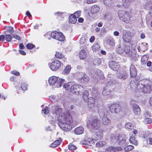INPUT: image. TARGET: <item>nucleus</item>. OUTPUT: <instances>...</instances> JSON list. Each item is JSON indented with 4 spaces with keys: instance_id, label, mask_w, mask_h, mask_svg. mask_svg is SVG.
<instances>
[{
    "instance_id": "f257e3e1",
    "label": "nucleus",
    "mask_w": 152,
    "mask_h": 152,
    "mask_svg": "<svg viewBox=\"0 0 152 152\" xmlns=\"http://www.w3.org/2000/svg\"><path fill=\"white\" fill-rule=\"evenodd\" d=\"M51 113L57 118L58 124L60 127L65 131L70 130L72 129L71 124L72 120L69 112H63V109L58 106L52 107Z\"/></svg>"
},
{
    "instance_id": "f03ea898",
    "label": "nucleus",
    "mask_w": 152,
    "mask_h": 152,
    "mask_svg": "<svg viewBox=\"0 0 152 152\" xmlns=\"http://www.w3.org/2000/svg\"><path fill=\"white\" fill-rule=\"evenodd\" d=\"M134 80H131L130 85L132 88L134 86H136L137 89L139 90L140 92L143 93L145 94L148 93L151 90V86L152 83L151 81L148 79H142L136 83Z\"/></svg>"
},
{
    "instance_id": "7ed1b4c3",
    "label": "nucleus",
    "mask_w": 152,
    "mask_h": 152,
    "mask_svg": "<svg viewBox=\"0 0 152 152\" xmlns=\"http://www.w3.org/2000/svg\"><path fill=\"white\" fill-rule=\"evenodd\" d=\"M65 80L63 79L58 78L56 76L50 77L48 79L49 84L51 86L55 85L56 87L60 88L63 84Z\"/></svg>"
},
{
    "instance_id": "20e7f679",
    "label": "nucleus",
    "mask_w": 152,
    "mask_h": 152,
    "mask_svg": "<svg viewBox=\"0 0 152 152\" xmlns=\"http://www.w3.org/2000/svg\"><path fill=\"white\" fill-rule=\"evenodd\" d=\"M111 139L112 142L120 140L119 142V144L122 147L124 148L126 145V140L123 139L122 137L120 135L118 134H112L111 136Z\"/></svg>"
},
{
    "instance_id": "39448f33",
    "label": "nucleus",
    "mask_w": 152,
    "mask_h": 152,
    "mask_svg": "<svg viewBox=\"0 0 152 152\" xmlns=\"http://www.w3.org/2000/svg\"><path fill=\"white\" fill-rule=\"evenodd\" d=\"M118 15L120 20L126 23L129 22L130 16L129 13L124 11L119 10Z\"/></svg>"
},
{
    "instance_id": "423d86ee",
    "label": "nucleus",
    "mask_w": 152,
    "mask_h": 152,
    "mask_svg": "<svg viewBox=\"0 0 152 152\" xmlns=\"http://www.w3.org/2000/svg\"><path fill=\"white\" fill-rule=\"evenodd\" d=\"M91 80L94 81L95 80L96 81L97 80L98 77L100 79H103L104 78V75L102 72L99 69H97L96 72H93V73H91L90 75Z\"/></svg>"
},
{
    "instance_id": "0eeeda50",
    "label": "nucleus",
    "mask_w": 152,
    "mask_h": 152,
    "mask_svg": "<svg viewBox=\"0 0 152 152\" xmlns=\"http://www.w3.org/2000/svg\"><path fill=\"white\" fill-rule=\"evenodd\" d=\"M62 63L57 60H53L51 63L49 64L50 69L53 71H56L60 67Z\"/></svg>"
},
{
    "instance_id": "6e6552de",
    "label": "nucleus",
    "mask_w": 152,
    "mask_h": 152,
    "mask_svg": "<svg viewBox=\"0 0 152 152\" xmlns=\"http://www.w3.org/2000/svg\"><path fill=\"white\" fill-rule=\"evenodd\" d=\"M121 107L119 104H114L110 105L109 110L111 113L117 114L119 113L121 110Z\"/></svg>"
},
{
    "instance_id": "1a4fd4ad",
    "label": "nucleus",
    "mask_w": 152,
    "mask_h": 152,
    "mask_svg": "<svg viewBox=\"0 0 152 152\" xmlns=\"http://www.w3.org/2000/svg\"><path fill=\"white\" fill-rule=\"evenodd\" d=\"M71 91L73 93L76 94H78L80 93V91L82 92L81 91H83V88L80 85L73 83Z\"/></svg>"
},
{
    "instance_id": "9d476101",
    "label": "nucleus",
    "mask_w": 152,
    "mask_h": 152,
    "mask_svg": "<svg viewBox=\"0 0 152 152\" xmlns=\"http://www.w3.org/2000/svg\"><path fill=\"white\" fill-rule=\"evenodd\" d=\"M101 126V125L99 120L96 118L93 119L89 125V127L91 129H98L100 128Z\"/></svg>"
},
{
    "instance_id": "9b49d317",
    "label": "nucleus",
    "mask_w": 152,
    "mask_h": 152,
    "mask_svg": "<svg viewBox=\"0 0 152 152\" xmlns=\"http://www.w3.org/2000/svg\"><path fill=\"white\" fill-rule=\"evenodd\" d=\"M123 34L122 36L123 40L125 42H130L131 40V37L130 34L128 31L126 30H123Z\"/></svg>"
},
{
    "instance_id": "f8f14e48",
    "label": "nucleus",
    "mask_w": 152,
    "mask_h": 152,
    "mask_svg": "<svg viewBox=\"0 0 152 152\" xmlns=\"http://www.w3.org/2000/svg\"><path fill=\"white\" fill-rule=\"evenodd\" d=\"M109 65L110 67L115 71H117L120 67L118 63L114 61H110L109 62Z\"/></svg>"
},
{
    "instance_id": "ddd939ff",
    "label": "nucleus",
    "mask_w": 152,
    "mask_h": 152,
    "mask_svg": "<svg viewBox=\"0 0 152 152\" xmlns=\"http://www.w3.org/2000/svg\"><path fill=\"white\" fill-rule=\"evenodd\" d=\"M122 150L121 147H115L113 146H109L105 149L106 152H116L117 151H120Z\"/></svg>"
},
{
    "instance_id": "4468645a",
    "label": "nucleus",
    "mask_w": 152,
    "mask_h": 152,
    "mask_svg": "<svg viewBox=\"0 0 152 152\" xmlns=\"http://www.w3.org/2000/svg\"><path fill=\"white\" fill-rule=\"evenodd\" d=\"M89 80V78L85 74H82V76L78 79V81L81 83H87Z\"/></svg>"
},
{
    "instance_id": "2eb2a0df",
    "label": "nucleus",
    "mask_w": 152,
    "mask_h": 152,
    "mask_svg": "<svg viewBox=\"0 0 152 152\" xmlns=\"http://www.w3.org/2000/svg\"><path fill=\"white\" fill-rule=\"evenodd\" d=\"M117 75L118 78L122 80L126 79L128 77V75L125 72L118 73Z\"/></svg>"
},
{
    "instance_id": "dca6fc26",
    "label": "nucleus",
    "mask_w": 152,
    "mask_h": 152,
    "mask_svg": "<svg viewBox=\"0 0 152 152\" xmlns=\"http://www.w3.org/2000/svg\"><path fill=\"white\" fill-rule=\"evenodd\" d=\"M132 110L133 113L136 115L140 114L141 111L140 108L136 104H133L132 105Z\"/></svg>"
},
{
    "instance_id": "f3484780",
    "label": "nucleus",
    "mask_w": 152,
    "mask_h": 152,
    "mask_svg": "<svg viewBox=\"0 0 152 152\" xmlns=\"http://www.w3.org/2000/svg\"><path fill=\"white\" fill-rule=\"evenodd\" d=\"M102 124L105 125H108L111 123V120L107 117L106 115H104L102 117Z\"/></svg>"
},
{
    "instance_id": "a211bd4d",
    "label": "nucleus",
    "mask_w": 152,
    "mask_h": 152,
    "mask_svg": "<svg viewBox=\"0 0 152 152\" xmlns=\"http://www.w3.org/2000/svg\"><path fill=\"white\" fill-rule=\"evenodd\" d=\"M88 107L89 108L92 109L95 105V101L92 97H90L88 100Z\"/></svg>"
},
{
    "instance_id": "6ab92c4d",
    "label": "nucleus",
    "mask_w": 152,
    "mask_h": 152,
    "mask_svg": "<svg viewBox=\"0 0 152 152\" xmlns=\"http://www.w3.org/2000/svg\"><path fill=\"white\" fill-rule=\"evenodd\" d=\"M130 76L132 77H135L137 75L136 69L134 65H131L130 67Z\"/></svg>"
},
{
    "instance_id": "aec40b11",
    "label": "nucleus",
    "mask_w": 152,
    "mask_h": 152,
    "mask_svg": "<svg viewBox=\"0 0 152 152\" xmlns=\"http://www.w3.org/2000/svg\"><path fill=\"white\" fill-rule=\"evenodd\" d=\"M111 91L110 89L108 87L106 86L104 88V89L102 92V94L104 96L110 97L111 96Z\"/></svg>"
},
{
    "instance_id": "412c9836",
    "label": "nucleus",
    "mask_w": 152,
    "mask_h": 152,
    "mask_svg": "<svg viewBox=\"0 0 152 152\" xmlns=\"http://www.w3.org/2000/svg\"><path fill=\"white\" fill-rule=\"evenodd\" d=\"M100 9L99 6L96 5H93L91 7V12L92 14H96L99 11Z\"/></svg>"
},
{
    "instance_id": "4be33fe9",
    "label": "nucleus",
    "mask_w": 152,
    "mask_h": 152,
    "mask_svg": "<svg viewBox=\"0 0 152 152\" xmlns=\"http://www.w3.org/2000/svg\"><path fill=\"white\" fill-rule=\"evenodd\" d=\"M137 48L139 51L141 50L144 52L147 49V43L145 42L142 43L138 47H137Z\"/></svg>"
},
{
    "instance_id": "5701e85b",
    "label": "nucleus",
    "mask_w": 152,
    "mask_h": 152,
    "mask_svg": "<svg viewBox=\"0 0 152 152\" xmlns=\"http://www.w3.org/2000/svg\"><path fill=\"white\" fill-rule=\"evenodd\" d=\"M84 129L82 126H79L77 127L74 130V133L77 135L81 134L84 132Z\"/></svg>"
},
{
    "instance_id": "b1692460",
    "label": "nucleus",
    "mask_w": 152,
    "mask_h": 152,
    "mask_svg": "<svg viewBox=\"0 0 152 152\" xmlns=\"http://www.w3.org/2000/svg\"><path fill=\"white\" fill-rule=\"evenodd\" d=\"M56 53L55 54V56L56 58L58 59H62L63 60L64 62H66V58L64 57V56L62 53L60 52L56 51Z\"/></svg>"
},
{
    "instance_id": "393cba45",
    "label": "nucleus",
    "mask_w": 152,
    "mask_h": 152,
    "mask_svg": "<svg viewBox=\"0 0 152 152\" xmlns=\"http://www.w3.org/2000/svg\"><path fill=\"white\" fill-rule=\"evenodd\" d=\"M103 137V131L100 130L96 132L95 136V140H101Z\"/></svg>"
},
{
    "instance_id": "a878e982",
    "label": "nucleus",
    "mask_w": 152,
    "mask_h": 152,
    "mask_svg": "<svg viewBox=\"0 0 152 152\" xmlns=\"http://www.w3.org/2000/svg\"><path fill=\"white\" fill-rule=\"evenodd\" d=\"M87 56V53L85 50H81L79 53V57L80 59H84Z\"/></svg>"
},
{
    "instance_id": "bb28decb",
    "label": "nucleus",
    "mask_w": 152,
    "mask_h": 152,
    "mask_svg": "<svg viewBox=\"0 0 152 152\" xmlns=\"http://www.w3.org/2000/svg\"><path fill=\"white\" fill-rule=\"evenodd\" d=\"M65 39V37L62 33L58 32L57 36L55 39L59 41H64Z\"/></svg>"
},
{
    "instance_id": "cd10ccee",
    "label": "nucleus",
    "mask_w": 152,
    "mask_h": 152,
    "mask_svg": "<svg viewBox=\"0 0 152 152\" xmlns=\"http://www.w3.org/2000/svg\"><path fill=\"white\" fill-rule=\"evenodd\" d=\"M65 39V37L62 33L58 32L57 36L55 39L59 41H64Z\"/></svg>"
},
{
    "instance_id": "c85d7f7f",
    "label": "nucleus",
    "mask_w": 152,
    "mask_h": 152,
    "mask_svg": "<svg viewBox=\"0 0 152 152\" xmlns=\"http://www.w3.org/2000/svg\"><path fill=\"white\" fill-rule=\"evenodd\" d=\"M69 20V22L72 24H75L77 21V18L73 14L70 15Z\"/></svg>"
},
{
    "instance_id": "c756f323",
    "label": "nucleus",
    "mask_w": 152,
    "mask_h": 152,
    "mask_svg": "<svg viewBox=\"0 0 152 152\" xmlns=\"http://www.w3.org/2000/svg\"><path fill=\"white\" fill-rule=\"evenodd\" d=\"M149 57L148 54H146L143 55L142 57L141 62L142 64H146L148 61Z\"/></svg>"
},
{
    "instance_id": "7c9ffc66",
    "label": "nucleus",
    "mask_w": 152,
    "mask_h": 152,
    "mask_svg": "<svg viewBox=\"0 0 152 152\" xmlns=\"http://www.w3.org/2000/svg\"><path fill=\"white\" fill-rule=\"evenodd\" d=\"M50 99L52 102H56L60 99V97L58 95H51L50 97Z\"/></svg>"
},
{
    "instance_id": "2f4dec72",
    "label": "nucleus",
    "mask_w": 152,
    "mask_h": 152,
    "mask_svg": "<svg viewBox=\"0 0 152 152\" xmlns=\"http://www.w3.org/2000/svg\"><path fill=\"white\" fill-rule=\"evenodd\" d=\"M73 83L69 82L65 84L64 85V87L67 90H71L72 87V84Z\"/></svg>"
},
{
    "instance_id": "473e14b6",
    "label": "nucleus",
    "mask_w": 152,
    "mask_h": 152,
    "mask_svg": "<svg viewBox=\"0 0 152 152\" xmlns=\"http://www.w3.org/2000/svg\"><path fill=\"white\" fill-rule=\"evenodd\" d=\"M129 141L131 143L135 145H138L137 141L136 140L135 137L134 136L130 135Z\"/></svg>"
},
{
    "instance_id": "72a5a7b5",
    "label": "nucleus",
    "mask_w": 152,
    "mask_h": 152,
    "mask_svg": "<svg viewBox=\"0 0 152 152\" xmlns=\"http://www.w3.org/2000/svg\"><path fill=\"white\" fill-rule=\"evenodd\" d=\"M124 51L126 54L131 55V51L130 47L128 45H126L124 46Z\"/></svg>"
},
{
    "instance_id": "f704fd0d",
    "label": "nucleus",
    "mask_w": 152,
    "mask_h": 152,
    "mask_svg": "<svg viewBox=\"0 0 152 152\" xmlns=\"http://www.w3.org/2000/svg\"><path fill=\"white\" fill-rule=\"evenodd\" d=\"M95 140L91 138H88L85 140V144L88 145H92V144L94 142Z\"/></svg>"
},
{
    "instance_id": "c9c22d12",
    "label": "nucleus",
    "mask_w": 152,
    "mask_h": 152,
    "mask_svg": "<svg viewBox=\"0 0 152 152\" xmlns=\"http://www.w3.org/2000/svg\"><path fill=\"white\" fill-rule=\"evenodd\" d=\"M71 69V67L70 65H68L65 68L63 71V73L65 75H68Z\"/></svg>"
},
{
    "instance_id": "e433bc0d",
    "label": "nucleus",
    "mask_w": 152,
    "mask_h": 152,
    "mask_svg": "<svg viewBox=\"0 0 152 152\" xmlns=\"http://www.w3.org/2000/svg\"><path fill=\"white\" fill-rule=\"evenodd\" d=\"M123 5L126 8L129 7L130 3L132 2L134 0H123Z\"/></svg>"
},
{
    "instance_id": "4c0bfd02",
    "label": "nucleus",
    "mask_w": 152,
    "mask_h": 152,
    "mask_svg": "<svg viewBox=\"0 0 152 152\" xmlns=\"http://www.w3.org/2000/svg\"><path fill=\"white\" fill-rule=\"evenodd\" d=\"M116 52L119 54H121L124 52V50L121 47V46L120 44L117 45L116 47Z\"/></svg>"
},
{
    "instance_id": "58836bf2",
    "label": "nucleus",
    "mask_w": 152,
    "mask_h": 152,
    "mask_svg": "<svg viewBox=\"0 0 152 152\" xmlns=\"http://www.w3.org/2000/svg\"><path fill=\"white\" fill-rule=\"evenodd\" d=\"M144 137L146 140L147 143L152 145V138L150 137V135H149L148 136H147L146 134H145L144 136Z\"/></svg>"
},
{
    "instance_id": "ea45409f",
    "label": "nucleus",
    "mask_w": 152,
    "mask_h": 152,
    "mask_svg": "<svg viewBox=\"0 0 152 152\" xmlns=\"http://www.w3.org/2000/svg\"><path fill=\"white\" fill-rule=\"evenodd\" d=\"M108 110L106 108L103 107L102 109H99L98 110V113L99 115H105V113L107 112Z\"/></svg>"
},
{
    "instance_id": "a19ab883",
    "label": "nucleus",
    "mask_w": 152,
    "mask_h": 152,
    "mask_svg": "<svg viewBox=\"0 0 152 152\" xmlns=\"http://www.w3.org/2000/svg\"><path fill=\"white\" fill-rule=\"evenodd\" d=\"M89 93L87 91H85L83 93V98L85 102L88 101Z\"/></svg>"
},
{
    "instance_id": "79ce46f5",
    "label": "nucleus",
    "mask_w": 152,
    "mask_h": 152,
    "mask_svg": "<svg viewBox=\"0 0 152 152\" xmlns=\"http://www.w3.org/2000/svg\"><path fill=\"white\" fill-rule=\"evenodd\" d=\"M125 128L127 130H129L133 129L134 126L132 125L130 123H127L125 125Z\"/></svg>"
},
{
    "instance_id": "37998d69",
    "label": "nucleus",
    "mask_w": 152,
    "mask_h": 152,
    "mask_svg": "<svg viewBox=\"0 0 152 152\" xmlns=\"http://www.w3.org/2000/svg\"><path fill=\"white\" fill-rule=\"evenodd\" d=\"M106 143L104 141H99L96 143V146L97 147H102L105 146Z\"/></svg>"
},
{
    "instance_id": "c03bdc74",
    "label": "nucleus",
    "mask_w": 152,
    "mask_h": 152,
    "mask_svg": "<svg viewBox=\"0 0 152 152\" xmlns=\"http://www.w3.org/2000/svg\"><path fill=\"white\" fill-rule=\"evenodd\" d=\"M106 42L107 44L110 45L111 46H113L115 45V41L113 39H107V40Z\"/></svg>"
},
{
    "instance_id": "a18cd8bd",
    "label": "nucleus",
    "mask_w": 152,
    "mask_h": 152,
    "mask_svg": "<svg viewBox=\"0 0 152 152\" xmlns=\"http://www.w3.org/2000/svg\"><path fill=\"white\" fill-rule=\"evenodd\" d=\"M116 83V81L113 79H110L108 81L107 83V86L108 87V86H110L113 84H115Z\"/></svg>"
},
{
    "instance_id": "49530a36",
    "label": "nucleus",
    "mask_w": 152,
    "mask_h": 152,
    "mask_svg": "<svg viewBox=\"0 0 152 152\" xmlns=\"http://www.w3.org/2000/svg\"><path fill=\"white\" fill-rule=\"evenodd\" d=\"M146 20L149 21L152 19V12H148V13L146 15Z\"/></svg>"
},
{
    "instance_id": "de8ad7c7",
    "label": "nucleus",
    "mask_w": 152,
    "mask_h": 152,
    "mask_svg": "<svg viewBox=\"0 0 152 152\" xmlns=\"http://www.w3.org/2000/svg\"><path fill=\"white\" fill-rule=\"evenodd\" d=\"M99 46L98 43L95 44L92 46V49L93 51H96L99 49Z\"/></svg>"
},
{
    "instance_id": "09e8293b",
    "label": "nucleus",
    "mask_w": 152,
    "mask_h": 152,
    "mask_svg": "<svg viewBox=\"0 0 152 152\" xmlns=\"http://www.w3.org/2000/svg\"><path fill=\"white\" fill-rule=\"evenodd\" d=\"M61 140H55L54 142L52 143L50 145V147H53V145L54 144H55V145L54 147H56L58 145H59L61 143Z\"/></svg>"
},
{
    "instance_id": "8fccbe9b",
    "label": "nucleus",
    "mask_w": 152,
    "mask_h": 152,
    "mask_svg": "<svg viewBox=\"0 0 152 152\" xmlns=\"http://www.w3.org/2000/svg\"><path fill=\"white\" fill-rule=\"evenodd\" d=\"M134 148V147L131 145H129L125 147L124 149L126 151H129L132 150Z\"/></svg>"
},
{
    "instance_id": "3c124183",
    "label": "nucleus",
    "mask_w": 152,
    "mask_h": 152,
    "mask_svg": "<svg viewBox=\"0 0 152 152\" xmlns=\"http://www.w3.org/2000/svg\"><path fill=\"white\" fill-rule=\"evenodd\" d=\"M12 39V36L10 34H6L5 36L6 40L8 42H10Z\"/></svg>"
},
{
    "instance_id": "603ef678",
    "label": "nucleus",
    "mask_w": 152,
    "mask_h": 152,
    "mask_svg": "<svg viewBox=\"0 0 152 152\" xmlns=\"http://www.w3.org/2000/svg\"><path fill=\"white\" fill-rule=\"evenodd\" d=\"M27 84L24 83H22L21 85V88L23 91H25L27 89Z\"/></svg>"
},
{
    "instance_id": "864d4df0",
    "label": "nucleus",
    "mask_w": 152,
    "mask_h": 152,
    "mask_svg": "<svg viewBox=\"0 0 152 152\" xmlns=\"http://www.w3.org/2000/svg\"><path fill=\"white\" fill-rule=\"evenodd\" d=\"M81 12L80 11H78L75 12L73 15L76 18H77L80 16Z\"/></svg>"
},
{
    "instance_id": "5fc2aeb1",
    "label": "nucleus",
    "mask_w": 152,
    "mask_h": 152,
    "mask_svg": "<svg viewBox=\"0 0 152 152\" xmlns=\"http://www.w3.org/2000/svg\"><path fill=\"white\" fill-rule=\"evenodd\" d=\"M58 32L57 31L52 32L51 34V37L53 38L56 39L57 35H58Z\"/></svg>"
},
{
    "instance_id": "6e6d98bb",
    "label": "nucleus",
    "mask_w": 152,
    "mask_h": 152,
    "mask_svg": "<svg viewBox=\"0 0 152 152\" xmlns=\"http://www.w3.org/2000/svg\"><path fill=\"white\" fill-rule=\"evenodd\" d=\"M144 121L147 124H150L152 122V119L150 117L145 118Z\"/></svg>"
},
{
    "instance_id": "4d7b16f0",
    "label": "nucleus",
    "mask_w": 152,
    "mask_h": 152,
    "mask_svg": "<svg viewBox=\"0 0 152 152\" xmlns=\"http://www.w3.org/2000/svg\"><path fill=\"white\" fill-rule=\"evenodd\" d=\"M35 45L31 43H28L26 45L27 48L28 49H31L33 48Z\"/></svg>"
},
{
    "instance_id": "13d9d810",
    "label": "nucleus",
    "mask_w": 152,
    "mask_h": 152,
    "mask_svg": "<svg viewBox=\"0 0 152 152\" xmlns=\"http://www.w3.org/2000/svg\"><path fill=\"white\" fill-rule=\"evenodd\" d=\"M42 113H44L45 114H47L49 113V110L48 107H46L44 109L42 110Z\"/></svg>"
},
{
    "instance_id": "bf43d9fd",
    "label": "nucleus",
    "mask_w": 152,
    "mask_h": 152,
    "mask_svg": "<svg viewBox=\"0 0 152 152\" xmlns=\"http://www.w3.org/2000/svg\"><path fill=\"white\" fill-rule=\"evenodd\" d=\"M145 118L150 117H151V113L148 111H146L144 113Z\"/></svg>"
},
{
    "instance_id": "052dcab7",
    "label": "nucleus",
    "mask_w": 152,
    "mask_h": 152,
    "mask_svg": "<svg viewBox=\"0 0 152 152\" xmlns=\"http://www.w3.org/2000/svg\"><path fill=\"white\" fill-rule=\"evenodd\" d=\"M69 149L71 151L75 150L76 148V147L74 145L70 144L68 146Z\"/></svg>"
},
{
    "instance_id": "680f3d73",
    "label": "nucleus",
    "mask_w": 152,
    "mask_h": 152,
    "mask_svg": "<svg viewBox=\"0 0 152 152\" xmlns=\"http://www.w3.org/2000/svg\"><path fill=\"white\" fill-rule=\"evenodd\" d=\"M7 30L11 34H12L14 32L13 28L11 26H9L7 27Z\"/></svg>"
},
{
    "instance_id": "e2e57ef3",
    "label": "nucleus",
    "mask_w": 152,
    "mask_h": 152,
    "mask_svg": "<svg viewBox=\"0 0 152 152\" xmlns=\"http://www.w3.org/2000/svg\"><path fill=\"white\" fill-rule=\"evenodd\" d=\"M98 0H86V3L88 4H91L95 3Z\"/></svg>"
},
{
    "instance_id": "0e129e2a",
    "label": "nucleus",
    "mask_w": 152,
    "mask_h": 152,
    "mask_svg": "<svg viewBox=\"0 0 152 152\" xmlns=\"http://www.w3.org/2000/svg\"><path fill=\"white\" fill-rule=\"evenodd\" d=\"M64 13L63 12H58L55 13L54 15L56 16L57 17H60L62 16V15H63Z\"/></svg>"
},
{
    "instance_id": "69168bd1",
    "label": "nucleus",
    "mask_w": 152,
    "mask_h": 152,
    "mask_svg": "<svg viewBox=\"0 0 152 152\" xmlns=\"http://www.w3.org/2000/svg\"><path fill=\"white\" fill-rule=\"evenodd\" d=\"M86 41V39L84 37H82L80 41V43L81 44H83Z\"/></svg>"
},
{
    "instance_id": "338daca9",
    "label": "nucleus",
    "mask_w": 152,
    "mask_h": 152,
    "mask_svg": "<svg viewBox=\"0 0 152 152\" xmlns=\"http://www.w3.org/2000/svg\"><path fill=\"white\" fill-rule=\"evenodd\" d=\"M11 73L14 75H15L17 76H18L20 75V73L19 72L16 70L13 71Z\"/></svg>"
},
{
    "instance_id": "774afa93",
    "label": "nucleus",
    "mask_w": 152,
    "mask_h": 152,
    "mask_svg": "<svg viewBox=\"0 0 152 152\" xmlns=\"http://www.w3.org/2000/svg\"><path fill=\"white\" fill-rule=\"evenodd\" d=\"M105 18L107 20H110L111 19V15L110 14L109 15L108 13H107L105 14L104 16Z\"/></svg>"
}]
</instances>
